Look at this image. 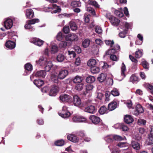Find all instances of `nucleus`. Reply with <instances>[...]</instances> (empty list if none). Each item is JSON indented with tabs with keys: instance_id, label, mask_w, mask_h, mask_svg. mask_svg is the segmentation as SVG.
<instances>
[{
	"instance_id": "nucleus-12",
	"label": "nucleus",
	"mask_w": 153,
	"mask_h": 153,
	"mask_svg": "<svg viewBox=\"0 0 153 153\" xmlns=\"http://www.w3.org/2000/svg\"><path fill=\"white\" fill-rule=\"evenodd\" d=\"M47 57H45L44 56L40 57L39 60L36 61V62L40 66H42L47 63Z\"/></svg>"
},
{
	"instance_id": "nucleus-24",
	"label": "nucleus",
	"mask_w": 153,
	"mask_h": 153,
	"mask_svg": "<svg viewBox=\"0 0 153 153\" xmlns=\"http://www.w3.org/2000/svg\"><path fill=\"white\" fill-rule=\"evenodd\" d=\"M33 83L38 87L42 86L44 83L43 81L40 79H35Z\"/></svg>"
},
{
	"instance_id": "nucleus-53",
	"label": "nucleus",
	"mask_w": 153,
	"mask_h": 153,
	"mask_svg": "<svg viewBox=\"0 0 153 153\" xmlns=\"http://www.w3.org/2000/svg\"><path fill=\"white\" fill-rule=\"evenodd\" d=\"M27 22L31 25L34 24L36 22H39V19H33L28 20Z\"/></svg>"
},
{
	"instance_id": "nucleus-26",
	"label": "nucleus",
	"mask_w": 153,
	"mask_h": 153,
	"mask_svg": "<svg viewBox=\"0 0 153 153\" xmlns=\"http://www.w3.org/2000/svg\"><path fill=\"white\" fill-rule=\"evenodd\" d=\"M82 77L79 76H76L73 80V82L75 83H81L82 81Z\"/></svg>"
},
{
	"instance_id": "nucleus-25",
	"label": "nucleus",
	"mask_w": 153,
	"mask_h": 153,
	"mask_svg": "<svg viewBox=\"0 0 153 153\" xmlns=\"http://www.w3.org/2000/svg\"><path fill=\"white\" fill-rule=\"evenodd\" d=\"M81 3L79 1L73 0L71 2V6L73 7H80Z\"/></svg>"
},
{
	"instance_id": "nucleus-23",
	"label": "nucleus",
	"mask_w": 153,
	"mask_h": 153,
	"mask_svg": "<svg viewBox=\"0 0 153 153\" xmlns=\"http://www.w3.org/2000/svg\"><path fill=\"white\" fill-rule=\"evenodd\" d=\"M106 76L107 75L106 74H104L101 73L99 75L97 79L100 82H102L105 80Z\"/></svg>"
},
{
	"instance_id": "nucleus-54",
	"label": "nucleus",
	"mask_w": 153,
	"mask_h": 153,
	"mask_svg": "<svg viewBox=\"0 0 153 153\" xmlns=\"http://www.w3.org/2000/svg\"><path fill=\"white\" fill-rule=\"evenodd\" d=\"M87 10L91 13L92 15H95V12L94 10L91 7H88L87 8Z\"/></svg>"
},
{
	"instance_id": "nucleus-6",
	"label": "nucleus",
	"mask_w": 153,
	"mask_h": 153,
	"mask_svg": "<svg viewBox=\"0 0 153 153\" xmlns=\"http://www.w3.org/2000/svg\"><path fill=\"white\" fill-rule=\"evenodd\" d=\"M72 101L74 105H81L82 101L81 98L77 95H74L73 97Z\"/></svg>"
},
{
	"instance_id": "nucleus-59",
	"label": "nucleus",
	"mask_w": 153,
	"mask_h": 153,
	"mask_svg": "<svg viewBox=\"0 0 153 153\" xmlns=\"http://www.w3.org/2000/svg\"><path fill=\"white\" fill-rule=\"evenodd\" d=\"M110 55H111L110 56L111 59L115 61H117V57L116 55L114 54H111Z\"/></svg>"
},
{
	"instance_id": "nucleus-46",
	"label": "nucleus",
	"mask_w": 153,
	"mask_h": 153,
	"mask_svg": "<svg viewBox=\"0 0 153 153\" xmlns=\"http://www.w3.org/2000/svg\"><path fill=\"white\" fill-rule=\"evenodd\" d=\"M146 120L141 119H138L137 121L138 124L140 126H144L146 125Z\"/></svg>"
},
{
	"instance_id": "nucleus-16",
	"label": "nucleus",
	"mask_w": 153,
	"mask_h": 153,
	"mask_svg": "<svg viewBox=\"0 0 153 153\" xmlns=\"http://www.w3.org/2000/svg\"><path fill=\"white\" fill-rule=\"evenodd\" d=\"M6 47L10 49H13L16 46V43L15 42L8 40L5 43Z\"/></svg>"
},
{
	"instance_id": "nucleus-45",
	"label": "nucleus",
	"mask_w": 153,
	"mask_h": 153,
	"mask_svg": "<svg viewBox=\"0 0 153 153\" xmlns=\"http://www.w3.org/2000/svg\"><path fill=\"white\" fill-rule=\"evenodd\" d=\"M111 94L114 96H118L120 94L116 88H114L112 90Z\"/></svg>"
},
{
	"instance_id": "nucleus-60",
	"label": "nucleus",
	"mask_w": 153,
	"mask_h": 153,
	"mask_svg": "<svg viewBox=\"0 0 153 153\" xmlns=\"http://www.w3.org/2000/svg\"><path fill=\"white\" fill-rule=\"evenodd\" d=\"M68 54L71 58H74L76 56L75 52L73 51H68Z\"/></svg>"
},
{
	"instance_id": "nucleus-32",
	"label": "nucleus",
	"mask_w": 153,
	"mask_h": 153,
	"mask_svg": "<svg viewBox=\"0 0 153 153\" xmlns=\"http://www.w3.org/2000/svg\"><path fill=\"white\" fill-rule=\"evenodd\" d=\"M88 3L89 4L94 6L96 8H98L99 7V5L97 2L95 1L89 0L88 1Z\"/></svg>"
},
{
	"instance_id": "nucleus-56",
	"label": "nucleus",
	"mask_w": 153,
	"mask_h": 153,
	"mask_svg": "<svg viewBox=\"0 0 153 153\" xmlns=\"http://www.w3.org/2000/svg\"><path fill=\"white\" fill-rule=\"evenodd\" d=\"M67 45V43L66 42L62 41L59 44V47L60 48H65Z\"/></svg>"
},
{
	"instance_id": "nucleus-22",
	"label": "nucleus",
	"mask_w": 153,
	"mask_h": 153,
	"mask_svg": "<svg viewBox=\"0 0 153 153\" xmlns=\"http://www.w3.org/2000/svg\"><path fill=\"white\" fill-rule=\"evenodd\" d=\"M121 75L122 76L123 78H124L126 76L125 74V72L126 71V68L125 65L123 62L122 64V66L121 68Z\"/></svg>"
},
{
	"instance_id": "nucleus-14",
	"label": "nucleus",
	"mask_w": 153,
	"mask_h": 153,
	"mask_svg": "<svg viewBox=\"0 0 153 153\" xmlns=\"http://www.w3.org/2000/svg\"><path fill=\"white\" fill-rule=\"evenodd\" d=\"M110 22L113 25H118L120 22V20L113 16H111L109 18Z\"/></svg>"
},
{
	"instance_id": "nucleus-3",
	"label": "nucleus",
	"mask_w": 153,
	"mask_h": 153,
	"mask_svg": "<svg viewBox=\"0 0 153 153\" xmlns=\"http://www.w3.org/2000/svg\"><path fill=\"white\" fill-rule=\"evenodd\" d=\"M59 98L61 102L64 103H69L72 101L71 96L65 94H61Z\"/></svg>"
},
{
	"instance_id": "nucleus-5",
	"label": "nucleus",
	"mask_w": 153,
	"mask_h": 153,
	"mask_svg": "<svg viewBox=\"0 0 153 153\" xmlns=\"http://www.w3.org/2000/svg\"><path fill=\"white\" fill-rule=\"evenodd\" d=\"M65 39L67 41L72 42L77 41L78 38L77 36L74 33H71L67 35L65 37Z\"/></svg>"
},
{
	"instance_id": "nucleus-4",
	"label": "nucleus",
	"mask_w": 153,
	"mask_h": 153,
	"mask_svg": "<svg viewBox=\"0 0 153 153\" xmlns=\"http://www.w3.org/2000/svg\"><path fill=\"white\" fill-rule=\"evenodd\" d=\"M59 114L63 118L68 117L70 115V113L67 110L66 106H63L61 113H59Z\"/></svg>"
},
{
	"instance_id": "nucleus-33",
	"label": "nucleus",
	"mask_w": 153,
	"mask_h": 153,
	"mask_svg": "<svg viewBox=\"0 0 153 153\" xmlns=\"http://www.w3.org/2000/svg\"><path fill=\"white\" fill-rule=\"evenodd\" d=\"M91 71L93 74H97L99 72L100 68L98 67L93 66L91 67Z\"/></svg>"
},
{
	"instance_id": "nucleus-49",
	"label": "nucleus",
	"mask_w": 153,
	"mask_h": 153,
	"mask_svg": "<svg viewBox=\"0 0 153 153\" xmlns=\"http://www.w3.org/2000/svg\"><path fill=\"white\" fill-rule=\"evenodd\" d=\"M127 33V30H125L120 32L119 34V36L122 38H124L126 37V35Z\"/></svg>"
},
{
	"instance_id": "nucleus-31",
	"label": "nucleus",
	"mask_w": 153,
	"mask_h": 153,
	"mask_svg": "<svg viewBox=\"0 0 153 153\" xmlns=\"http://www.w3.org/2000/svg\"><path fill=\"white\" fill-rule=\"evenodd\" d=\"M65 144V141L62 139L57 140L54 143L55 145L57 146H62Z\"/></svg>"
},
{
	"instance_id": "nucleus-19",
	"label": "nucleus",
	"mask_w": 153,
	"mask_h": 153,
	"mask_svg": "<svg viewBox=\"0 0 153 153\" xmlns=\"http://www.w3.org/2000/svg\"><path fill=\"white\" fill-rule=\"evenodd\" d=\"M67 139L70 141L73 142H76L78 141V138L76 136L73 134H71L68 135L67 137Z\"/></svg>"
},
{
	"instance_id": "nucleus-41",
	"label": "nucleus",
	"mask_w": 153,
	"mask_h": 153,
	"mask_svg": "<svg viewBox=\"0 0 153 153\" xmlns=\"http://www.w3.org/2000/svg\"><path fill=\"white\" fill-rule=\"evenodd\" d=\"M25 70L31 71L33 69L32 65L30 63H27L25 65Z\"/></svg>"
},
{
	"instance_id": "nucleus-47",
	"label": "nucleus",
	"mask_w": 153,
	"mask_h": 153,
	"mask_svg": "<svg viewBox=\"0 0 153 153\" xmlns=\"http://www.w3.org/2000/svg\"><path fill=\"white\" fill-rule=\"evenodd\" d=\"M143 55V52L141 51L138 50L136 52L135 56L136 58H139L141 57Z\"/></svg>"
},
{
	"instance_id": "nucleus-61",
	"label": "nucleus",
	"mask_w": 153,
	"mask_h": 153,
	"mask_svg": "<svg viewBox=\"0 0 153 153\" xmlns=\"http://www.w3.org/2000/svg\"><path fill=\"white\" fill-rule=\"evenodd\" d=\"M63 38V36L61 32H60L58 33L56 36V39L59 41H61Z\"/></svg>"
},
{
	"instance_id": "nucleus-2",
	"label": "nucleus",
	"mask_w": 153,
	"mask_h": 153,
	"mask_svg": "<svg viewBox=\"0 0 153 153\" xmlns=\"http://www.w3.org/2000/svg\"><path fill=\"white\" fill-rule=\"evenodd\" d=\"M79 107L85 111L90 113L95 112L96 109L94 106H78Z\"/></svg>"
},
{
	"instance_id": "nucleus-21",
	"label": "nucleus",
	"mask_w": 153,
	"mask_h": 153,
	"mask_svg": "<svg viewBox=\"0 0 153 153\" xmlns=\"http://www.w3.org/2000/svg\"><path fill=\"white\" fill-rule=\"evenodd\" d=\"M131 145L134 149L138 150L140 149V143L136 141H132L131 142Z\"/></svg>"
},
{
	"instance_id": "nucleus-42",
	"label": "nucleus",
	"mask_w": 153,
	"mask_h": 153,
	"mask_svg": "<svg viewBox=\"0 0 153 153\" xmlns=\"http://www.w3.org/2000/svg\"><path fill=\"white\" fill-rule=\"evenodd\" d=\"M105 42L106 45L110 46L111 47H112L114 44V42L113 40H105Z\"/></svg>"
},
{
	"instance_id": "nucleus-10",
	"label": "nucleus",
	"mask_w": 153,
	"mask_h": 153,
	"mask_svg": "<svg viewBox=\"0 0 153 153\" xmlns=\"http://www.w3.org/2000/svg\"><path fill=\"white\" fill-rule=\"evenodd\" d=\"M68 71L66 70H62L60 71L59 73L58 76L59 79H62L65 78L68 74Z\"/></svg>"
},
{
	"instance_id": "nucleus-57",
	"label": "nucleus",
	"mask_w": 153,
	"mask_h": 153,
	"mask_svg": "<svg viewBox=\"0 0 153 153\" xmlns=\"http://www.w3.org/2000/svg\"><path fill=\"white\" fill-rule=\"evenodd\" d=\"M62 30L66 34L68 33L70 31V29L69 26H65L64 27H63Z\"/></svg>"
},
{
	"instance_id": "nucleus-17",
	"label": "nucleus",
	"mask_w": 153,
	"mask_h": 153,
	"mask_svg": "<svg viewBox=\"0 0 153 153\" xmlns=\"http://www.w3.org/2000/svg\"><path fill=\"white\" fill-rule=\"evenodd\" d=\"M34 74L36 77L44 78L46 75V72L44 70H40L37 71Z\"/></svg>"
},
{
	"instance_id": "nucleus-34",
	"label": "nucleus",
	"mask_w": 153,
	"mask_h": 153,
	"mask_svg": "<svg viewBox=\"0 0 153 153\" xmlns=\"http://www.w3.org/2000/svg\"><path fill=\"white\" fill-rule=\"evenodd\" d=\"M141 65L146 69H149V63L146 61L144 60L141 63Z\"/></svg>"
},
{
	"instance_id": "nucleus-11",
	"label": "nucleus",
	"mask_w": 153,
	"mask_h": 153,
	"mask_svg": "<svg viewBox=\"0 0 153 153\" xmlns=\"http://www.w3.org/2000/svg\"><path fill=\"white\" fill-rule=\"evenodd\" d=\"M31 42L36 45L41 46L44 42L38 38H35L32 40Z\"/></svg>"
},
{
	"instance_id": "nucleus-51",
	"label": "nucleus",
	"mask_w": 153,
	"mask_h": 153,
	"mask_svg": "<svg viewBox=\"0 0 153 153\" xmlns=\"http://www.w3.org/2000/svg\"><path fill=\"white\" fill-rule=\"evenodd\" d=\"M145 87L147 89L151 90L152 94H153V86L149 84L146 83L145 84Z\"/></svg>"
},
{
	"instance_id": "nucleus-38",
	"label": "nucleus",
	"mask_w": 153,
	"mask_h": 153,
	"mask_svg": "<svg viewBox=\"0 0 153 153\" xmlns=\"http://www.w3.org/2000/svg\"><path fill=\"white\" fill-rule=\"evenodd\" d=\"M90 43V40L88 39H85L82 43L83 47L85 48L88 47Z\"/></svg>"
},
{
	"instance_id": "nucleus-62",
	"label": "nucleus",
	"mask_w": 153,
	"mask_h": 153,
	"mask_svg": "<svg viewBox=\"0 0 153 153\" xmlns=\"http://www.w3.org/2000/svg\"><path fill=\"white\" fill-rule=\"evenodd\" d=\"M95 32L99 34L101 33L102 31V29L100 27H96L95 28Z\"/></svg>"
},
{
	"instance_id": "nucleus-1",
	"label": "nucleus",
	"mask_w": 153,
	"mask_h": 153,
	"mask_svg": "<svg viewBox=\"0 0 153 153\" xmlns=\"http://www.w3.org/2000/svg\"><path fill=\"white\" fill-rule=\"evenodd\" d=\"M111 48L107 50L105 52V56L109 55L111 54H115L119 52L120 50V46L117 44L112 45V47H111Z\"/></svg>"
},
{
	"instance_id": "nucleus-27",
	"label": "nucleus",
	"mask_w": 153,
	"mask_h": 153,
	"mask_svg": "<svg viewBox=\"0 0 153 153\" xmlns=\"http://www.w3.org/2000/svg\"><path fill=\"white\" fill-rule=\"evenodd\" d=\"M66 59L65 56L62 54H59L56 57V59L58 62H63Z\"/></svg>"
},
{
	"instance_id": "nucleus-50",
	"label": "nucleus",
	"mask_w": 153,
	"mask_h": 153,
	"mask_svg": "<svg viewBox=\"0 0 153 153\" xmlns=\"http://www.w3.org/2000/svg\"><path fill=\"white\" fill-rule=\"evenodd\" d=\"M115 15L119 17H122L124 16L123 13L117 10H115L114 11Z\"/></svg>"
},
{
	"instance_id": "nucleus-29",
	"label": "nucleus",
	"mask_w": 153,
	"mask_h": 153,
	"mask_svg": "<svg viewBox=\"0 0 153 153\" xmlns=\"http://www.w3.org/2000/svg\"><path fill=\"white\" fill-rule=\"evenodd\" d=\"M69 24L70 28L72 30L75 31L77 30V27L74 22L72 21L70 22Z\"/></svg>"
},
{
	"instance_id": "nucleus-52",
	"label": "nucleus",
	"mask_w": 153,
	"mask_h": 153,
	"mask_svg": "<svg viewBox=\"0 0 153 153\" xmlns=\"http://www.w3.org/2000/svg\"><path fill=\"white\" fill-rule=\"evenodd\" d=\"M114 140L120 141L123 140V138L120 136L117 135H113Z\"/></svg>"
},
{
	"instance_id": "nucleus-9",
	"label": "nucleus",
	"mask_w": 153,
	"mask_h": 153,
	"mask_svg": "<svg viewBox=\"0 0 153 153\" xmlns=\"http://www.w3.org/2000/svg\"><path fill=\"white\" fill-rule=\"evenodd\" d=\"M72 120L75 122H82L86 121V119L81 116L76 115L74 116L73 117Z\"/></svg>"
},
{
	"instance_id": "nucleus-28",
	"label": "nucleus",
	"mask_w": 153,
	"mask_h": 153,
	"mask_svg": "<svg viewBox=\"0 0 153 153\" xmlns=\"http://www.w3.org/2000/svg\"><path fill=\"white\" fill-rule=\"evenodd\" d=\"M51 80L54 83H57L59 81L58 76L55 74H51Z\"/></svg>"
},
{
	"instance_id": "nucleus-44",
	"label": "nucleus",
	"mask_w": 153,
	"mask_h": 153,
	"mask_svg": "<svg viewBox=\"0 0 153 153\" xmlns=\"http://www.w3.org/2000/svg\"><path fill=\"white\" fill-rule=\"evenodd\" d=\"M138 79V77L134 74H132L130 78V81L132 82L133 83L137 81Z\"/></svg>"
},
{
	"instance_id": "nucleus-20",
	"label": "nucleus",
	"mask_w": 153,
	"mask_h": 153,
	"mask_svg": "<svg viewBox=\"0 0 153 153\" xmlns=\"http://www.w3.org/2000/svg\"><path fill=\"white\" fill-rule=\"evenodd\" d=\"M51 6V7L50 8L53 9H55V10H53V12L54 13H59L61 11V8L59 6H58L56 4H53Z\"/></svg>"
},
{
	"instance_id": "nucleus-13",
	"label": "nucleus",
	"mask_w": 153,
	"mask_h": 153,
	"mask_svg": "<svg viewBox=\"0 0 153 153\" xmlns=\"http://www.w3.org/2000/svg\"><path fill=\"white\" fill-rule=\"evenodd\" d=\"M89 118L91 122L95 124H98L100 121V117L94 115L90 116Z\"/></svg>"
},
{
	"instance_id": "nucleus-39",
	"label": "nucleus",
	"mask_w": 153,
	"mask_h": 153,
	"mask_svg": "<svg viewBox=\"0 0 153 153\" xmlns=\"http://www.w3.org/2000/svg\"><path fill=\"white\" fill-rule=\"evenodd\" d=\"M153 135H148V140L147 143L148 145H151L153 144Z\"/></svg>"
},
{
	"instance_id": "nucleus-40",
	"label": "nucleus",
	"mask_w": 153,
	"mask_h": 153,
	"mask_svg": "<svg viewBox=\"0 0 153 153\" xmlns=\"http://www.w3.org/2000/svg\"><path fill=\"white\" fill-rule=\"evenodd\" d=\"M83 84L82 83H78L75 86V89L78 91H80L83 88Z\"/></svg>"
},
{
	"instance_id": "nucleus-55",
	"label": "nucleus",
	"mask_w": 153,
	"mask_h": 153,
	"mask_svg": "<svg viewBox=\"0 0 153 153\" xmlns=\"http://www.w3.org/2000/svg\"><path fill=\"white\" fill-rule=\"evenodd\" d=\"M58 51V47L56 45H53L52 46L51 51L54 53L57 52Z\"/></svg>"
},
{
	"instance_id": "nucleus-37",
	"label": "nucleus",
	"mask_w": 153,
	"mask_h": 153,
	"mask_svg": "<svg viewBox=\"0 0 153 153\" xmlns=\"http://www.w3.org/2000/svg\"><path fill=\"white\" fill-rule=\"evenodd\" d=\"M135 107V110H136L138 113H143L144 110L142 106H134Z\"/></svg>"
},
{
	"instance_id": "nucleus-18",
	"label": "nucleus",
	"mask_w": 153,
	"mask_h": 153,
	"mask_svg": "<svg viewBox=\"0 0 153 153\" xmlns=\"http://www.w3.org/2000/svg\"><path fill=\"white\" fill-rule=\"evenodd\" d=\"M34 13L33 11L31 9H28L26 11V16L28 19H31L33 17Z\"/></svg>"
},
{
	"instance_id": "nucleus-35",
	"label": "nucleus",
	"mask_w": 153,
	"mask_h": 153,
	"mask_svg": "<svg viewBox=\"0 0 153 153\" xmlns=\"http://www.w3.org/2000/svg\"><path fill=\"white\" fill-rule=\"evenodd\" d=\"M96 63V61L94 59H90L87 62V65L89 66L93 67L94 66Z\"/></svg>"
},
{
	"instance_id": "nucleus-15",
	"label": "nucleus",
	"mask_w": 153,
	"mask_h": 153,
	"mask_svg": "<svg viewBox=\"0 0 153 153\" xmlns=\"http://www.w3.org/2000/svg\"><path fill=\"white\" fill-rule=\"evenodd\" d=\"M124 120L125 122L127 124L131 123L134 120L132 116L127 114L125 116Z\"/></svg>"
},
{
	"instance_id": "nucleus-7",
	"label": "nucleus",
	"mask_w": 153,
	"mask_h": 153,
	"mask_svg": "<svg viewBox=\"0 0 153 153\" xmlns=\"http://www.w3.org/2000/svg\"><path fill=\"white\" fill-rule=\"evenodd\" d=\"M13 20H15L14 18H13V19H8L4 21V26L6 29H9L12 27Z\"/></svg>"
},
{
	"instance_id": "nucleus-58",
	"label": "nucleus",
	"mask_w": 153,
	"mask_h": 153,
	"mask_svg": "<svg viewBox=\"0 0 153 153\" xmlns=\"http://www.w3.org/2000/svg\"><path fill=\"white\" fill-rule=\"evenodd\" d=\"M93 86L91 84H88L86 85V91L88 93L89 91L92 90L93 88Z\"/></svg>"
},
{
	"instance_id": "nucleus-63",
	"label": "nucleus",
	"mask_w": 153,
	"mask_h": 153,
	"mask_svg": "<svg viewBox=\"0 0 153 153\" xmlns=\"http://www.w3.org/2000/svg\"><path fill=\"white\" fill-rule=\"evenodd\" d=\"M75 51L78 53H80L81 52L82 50L81 48L78 46H75L74 47Z\"/></svg>"
},
{
	"instance_id": "nucleus-43",
	"label": "nucleus",
	"mask_w": 153,
	"mask_h": 153,
	"mask_svg": "<svg viewBox=\"0 0 153 153\" xmlns=\"http://www.w3.org/2000/svg\"><path fill=\"white\" fill-rule=\"evenodd\" d=\"M105 140L108 143H112L114 141L113 135H110L106 137Z\"/></svg>"
},
{
	"instance_id": "nucleus-64",
	"label": "nucleus",
	"mask_w": 153,
	"mask_h": 153,
	"mask_svg": "<svg viewBox=\"0 0 153 153\" xmlns=\"http://www.w3.org/2000/svg\"><path fill=\"white\" fill-rule=\"evenodd\" d=\"M111 153H119V151L117 148H113L110 149Z\"/></svg>"
},
{
	"instance_id": "nucleus-48",
	"label": "nucleus",
	"mask_w": 153,
	"mask_h": 153,
	"mask_svg": "<svg viewBox=\"0 0 153 153\" xmlns=\"http://www.w3.org/2000/svg\"><path fill=\"white\" fill-rule=\"evenodd\" d=\"M52 66V64L50 62H48L46 65L45 67V70H44L45 72L49 71L51 69V67Z\"/></svg>"
},
{
	"instance_id": "nucleus-30",
	"label": "nucleus",
	"mask_w": 153,
	"mask_h": 153,
	"mask_svg": "<svg viewBox=\"0 0 153 153\" xmlns=\"http://www.w3.org/2000/svg\"><path fill=\"white\" fill-rule=\"evenodd\" d=\"M95 80V77L90 76L87 77L86 79V82L89 83H91L94 82Z\"/></svg>"
},
{
	"instance_id": "nucleus-36",
	"label": "nucleus",
	"mask_w": 153,
	"mask_h": 153,
	"mask_svg": "<svg viewBox=\"0 0 153 153\" xmlns=\"http://www.w3.org/2000/svg\"><path fill=\"white\" fill-rule=\"evenodd\" d=\"M108 110V109L105 106H102L99 110V112L100 114H105Z\"/></svg>"
},
{
	"instance_id": "nucleus-8",
	"label": "nucleus",
	"mask_w": 153,
	"mask_h": 153,
	"mask_svg": "<svg viewBox=\"0 0 153 153\" xmlns=\"http://www.w3.org/2000/svg\"><path fill=\"white\" fill-rule=\"evenodd\" d=\"M59 91V88L56 86L53 85L51 87L49 93V95L51 96H54L56 95Z\"/></svg>"
}]
</instances>
